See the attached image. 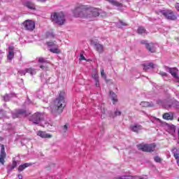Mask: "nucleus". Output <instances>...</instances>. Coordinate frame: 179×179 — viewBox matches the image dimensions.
I'll return each instance as SVG.
<instances>
[{"mask_svg": "<svg viewBox=\"0 0 179 179\" xmlns=\"http://www.w3.org/2000/svg\"><path fill=\"white\" fill-rule=\"evenodd\" d=\"M73 13L76 17H85L89 20H93L94 17L100 16L101 13L99 8H87L86 6L82 5L76 7Z\"/></svg>", "mask_w": 179, "mask_h": 179, "instance_id": "nucleus-1", "label": "nucleus"}, {"mask_svg": "<svg viewBox=\"0 0 179 179\" xmlns=\"http://www.w3.org/2000/svg\"><path fill=\"white\" fill-rule=\"evenodd\" d=\"M65 106V92H61L51 107V114H52L54 117L59 115L62 114V111H64Z\"/></svg>", "mask_w": 179, "mask_h": 179, "instance_id": "nucleus-2", "label": "nucleus"}, {"mask_svg": "<svg viewBox=\"0 0 179 179\" xmlns=\"http://www.w3.org/2000/svg\"><path fill=\"white\" fill-rule=\"evenodd\" d=\"M50 19L52 22L57 23V24H59V26H62L65 24V15L62 12L52 13Z\"/></svg>", "mask_w": 179, "mask_h": 179, "instance_id": "nucleus-3", "label": "nucleus"}, {"mask_svg": "<svg viewBox=\"0 0 179 179\" xmlns=\"http://www.w3.org/2000/svg\"><path fill=\"white\" fill-rule=\"evenodd\" d=\"M159 12L168 20H177V17H178V15L176 14L171 10H162Z\"/></svg>", "mask_w": 179, "mask_h": 179, "instance_id": "nucleus-4", "label": "nucleus"}, {"mask_svg": "<svg viewBox=\"0 0 179 179\" xmlns=\"http://www.w3.org/2000/svg\"><path fill=\"white\" fill-rule=\"evenodd\" d=\"M138 149L139 150H142L143 152H155V149H156V144L152 143V144H140L137 145Z\"/></svg>", "mask_w": 179, "mask_h": 179, "instance_id": "nucleus-5", "label": "nucleus"}, {"mask_svg": "<svg viewBox=\"0 0 179 179\" xmlns=\"http://www.w3.org/2000/svg\"><path fill=\"white\" fill-rule=\"evenodd\" d=\"M141 44H143V45H145V48L149 51L150 52H156V46H155V43H148V41H141Z\"/></svg>", "mask_w": 179, "mask_h": 179, "instance_id": "nucleus-6", "label": "nucleus"}, {"mask_svg": "<svg viewBox=\"0 0 179 179\" xmlns=\"http://www.w3.org/2000/svg\"><path fill=\"white\" fill-rule=\"evenodd\" d=\"M41 120H43V114L40 113H34L30 117V119H29V120L31 121L33 124H39Z\"/></svg>", "mask_w": 179, "mask_h": 179, "instance_id": "nucleus-7", "label": "nucleus"}, {"mask_svg": "<svg viewBox=\"0 0 179 179\" xmlns=\"http://www.w3.org/2000/svg\"><path fill=\"white\" fill-rule=\"evenodd\" d=\"M166 71H168L170 74L172 75L173 77L175 78L176 82H178L179 83V77L178 74H177V72L178 70L176 68H169V66H165L164 67Z\"/></svg>", "mask_w": 179, "mask_h": 179, "instance_id": "nucleus-8", "label": "nucleus"}, {"mask_svg": "<svg viewBox=\"0 0 179 179\" xmlns=\"http://www.w3.org/2000/svg\"><path fill=\"white\" fill-rule=\"evenodd\" d=\"M19 117H27V111L24 109H18L13 113V118H19Z\"/></svg>", "mask_w": 179, "mask_h": 179, "instance_id": "nucleus-9", "label": "nucleus"}, {"mask_svg": "<svg viewBox=\"0 0 179 179\" xmlns=\"http://www.w3.org/2000/svg\"><path fill=\"white\" fill-rule=\"evenodd\" d=\"M25 30L33 31L36 27V24L31 20H27L23 23Z\"/></svg>", "mask_w": 179, "mask_h": 179, "instance_id": "nucleus-10", "label": "nucleus"}, {"mask_svg": "<svg viewBox=\"0 0 179 179\" xmlns=\"http://www.w3.org/2000/svg\"><path fill=\"white\" fill-rule=\"evenodd\" d=\"M5 159H6V152H5V146L1 145L0 152V163L3 166L5 164Z\"/></svg>", "mask_w": 179, "mask_h": 179, "instance_id": "nucleus-11", "label": "nucleus"}, {"mask_svg": "<svg viewBox=\"0 0 179 179\" xmlns=\"http://www.w3.org/2000/svg\"><path fill=\"white\" fill-rule=\"evenodd\" d=\"M94 47L95 50L99 53V54H103L104 52V45L97 43V42H94Z\"/></svg>", "mask_w": 179, "mask_h": 179, "instance_id": "nucleus-12", "label": "nucleus"}, {"mask_svg": "<svg viewBox=\"0 0 179 179\" xmlns=\"http://www.w3.org/2000/svg\"><path fill=\"white\" fill-rule=\"evenodd\" d=\"M130 129L133 132H136V134H139V131H142V129H143V127L139 124H135L130 126Z\"/></svg>", "mask_w": 179, "mask_h": 179, "instance_id": "nucleus-13", "label": "nucleus"}, {"mask_svg": "<svg viewBox=\"0 0 179 179\" xmlns=\"http://www.w3.org/2000/svg\"><path fill=\"white\" fill-rule=\"evenodd\" d=\"M15 48L13 46L8 47V54L7 55V59L8 61H11L13 58H15Z\"/></svg>", "mask_w": 179, "mask_h": 179, "instance_id": "nucleus-14", "label": "nucleus"}, {"mask_svg": "<svg viewBox=\"0 0 179 179\" xmlns=\"http://www.w3.org/2000/svg\"><path fill=\"white\" fill-rule=\"evenodd\" d=\"M37 135L38 136H40L41 138H52V135L47 134L45 133V131H38L37 132Z\"/></svg>", "mask_w": 179, "mask_h": 179, "instance_id": "nucleus-15", "label": "nucleus"}, {"mask_svg": "<svg viewBox=\"0 0 179 179\" xmlns=\"http://www.w3.org/2000/svg\"><path fill=\"white\" fill-rule=\"evenodd\" d=\"M140 106H141V107H155V104L153 103V102L148 101H142L140 103Z\"/></svg>", "mask_w": 179, "mask_h": 179, "instance_id": "nucleus-16", "label": "nucleus"}, {"mask_svg": "<svg viewBox=\"0 0 179 179\" xmlns=\"http://www.w3.org/2000/svg\"><path fill=\"white\" fill-rule=\"evenodd\" d=\"M25 6L31 10H35L36 9V6L31 1H27L25 3Z\"/></svg>", "mask_w": 179, "mask_h": 179, "instance_id": "nucleus-17", "label": "nucleus"}, {"mask_svg": "<svg viewBox=\"0 0 179 179\" xmlns=\"http://www.w3.org/2000/svg\"><path fill=\"white\" fill-rule=\"evenodd\" d=\"M30 166H31V163H25L22 164L18 167V171L20 173L21 171H23L24 169H27V167H30Z\"/></svg>", "mask_w": 179, "mask_h": 179, "instance_id": "nucleus-18", "label": "nucleus"}, {"mask_svg": "<svg viewBox=\"0 0 179 179\" xmlns=\"http://www.w3.org/2000/svg\"><path fill=\"white\" fill-rule=\"evenodd\" d=\"M16 166H17V162L16 161H15V160L13 161V164L12 165H9L7 167L8 173H10L12 171V170L15 169Z\"/></svg>", "mask_w": 179, "mask_h": 179, "instance_id": "nucleus-19", "label": "nucleus"}, {"mask_svg": "<svg viewBox=\"0 0 179 179\" xmlns=\"http://www.w3.org/2000/svg\"><path fill=\"white\" fill-rule=\"evenodd\" d=\"M143 66L144 71H148V69H153V68H155V64H153V63H149L148 64H143Z\"/></svg>", "mask_w": 179, "mask_h": 179, "instance_id": "nucleus-20", "label": "nucleus"}, {"mask_svg": "<svg viewBox=\"0 0 179 179\" xmlns=\"http://www.w3.org/2000/svg\"><path fill=\"white\" fill-rule=\"evenodd\" d=\"M15 96V94H6V95H4L3 96V101H10V99H12V97H13Z\"/></svg>", "mask_w": 179, "mask_h": 179, "instance_id": "nucleus-21", "label": "nucleus"}, {"mask_svg": "<svg viewBox=\"0 0 179 179\" xmlns=\"http://www.w3.org/2000/svg\"><path fill=\"white\" fill-rule=\"evenodd\" d=\"M25 71H26V73H30L31 76H33V75H36V69L33 68L25 69Z\"/></svg>", "mask_w": 179, "mask_h": 179, "instance_id": "nucleus-22", "label": "nucleus"}, {"mask_svg": "<svg viewBox=\"0 0 179 179\" xmlns=\"http://www.w3.org/2000/svg\"><path fill=\"white\" fill-rule=\"evenodd\" d=\"M110 94L112 97L113 104H115V103H117V101H118V99H117V94H115V93L114 92H110Z\"/></svg>", "mask_w": 179, "mask_h": 179, "instance_id": "nucleus-23", "label": "nucleus"}, {"mask_svg": "<svg viewBox=\"0 0 179 179\" xmlns=\"http://www.w3.org/2000/svg\"><path fill=\"white\" fill-rule=\"evenodd\" d=\"M49 51H50V52H52L53 54H59V52H61V50L58 49V46L50 48Z\"/></svg>", "mask_w": 179, "mask_h": 179, "instance_id": "nucleus-24", "label": "nucleus"}, {"mask_svg": "<svg viewBox=\"0 0 179 179\" xmlns=\"http://www.w3.org/2000/svg\"><path fill=\"white\" fill-rule=\"evenodd\" d=\"M163 118L164 120H170L171 121L174 117L170 113H164L163 115Z\"/></svg>", "mask_w": 179, "mask_h": 179, "instance_id": "nucleus-25", "label": "nucleus"}, {"mask_svg": "<svg viewBox=\"0 0 179 179\" xmlns=\"http://www.w3.org/2000/svg\"><path fill=\"white\" fill-rule=\"evenodd\" d=\"M137 33L138 34H145V33H146V29L143 27H139L137 29Z\"/></svg>", "mask_w": 179, "mask_h": 179, "instance_id": "nucleus-26", "label": "nucleus"}, {"mask_svg": "<svg viewBox=\"0 0 179 179\" xmlns=\"http://www.w3.org/2000/svg\"><path fill=\"white\" fill-rule=\"evenodd\" d=\"M116 26H117V27H119V29H121V27H122V26H128V24L120 20L118 22H117Z\"/></svg>", "mask_w": 179, "mask_h": 179, "instance_id": "nucleus-27", "label": "nucleus"}, {"mask_svg": "<svg viewBox=\"0 0 179 179\" xmlns=\"http://www.w3.org/2000/svg\"><path fill=\"white\" fill-rule=\"evenodd\" d=\"M46 37L48 38H55V34H54V32H47Z\"/></svg>", "mask_w": 179, "mask_h": 179, "instance_id": "nucleus-28", "label": "nucleus"}, {"mask_svg": "<svg viewBox=\"0 0 179 179\" xmlns=\"http://www.w3.org/2000/svg\"><path fill=\"white\" fill-rule=\"evenodd\" d=\"M48 47H57L58 45H57V42H47Z\"/></svg>", "mask_w": 179, "mask_h": 179, "instance_id": "nucleus-29", "label": "nucleus"}, {"mask_svg": "<svg viewBox=\"0 0 179 179\" xmlns=\"http://www.w3.org/2000/svg\"><path fill=\"white\" fill-rule=\"evenodd\" d=\"M38 62L40 64H47L48 62L46 59H44L43 57H39L38 58Z\"/></svg>", "mask_w": 179, "mask_h": 179, "instance_id": "nucleus-30", "label": "nucleus"}, {"mask_svg": "<svg viewBox=\"0 0 179 179\" xmlns=\"http://www.w3.org/2000/svg\"><path fill=\"white\" fill-rule=\"evenodd\" d=\"M117 115H121V111L120 110H116L114 113V115H110V118H114V117H117Z\"/></svg>", "mask_w": 179, "mask_h": 179, "instance_id": "nucleus-31", "label": "nucleus"}, {"mask_svg": "<svg viewBox=\"0 0 179 179\" xmlns=\"http://www.w3.org/2000/svg\"><path fill=\"white\" fill-rule=\"evenodd\" d=\"M154 160H155V162H156V163H161L162 162V158H160V157H159V156L155 157Z\"/></svg>", "mask_w": 179, "mask_h": 179, "instance_id": "nucleus-32", "label": "nucleus"}, {"mask_svg": "<svg viewBox=\"0 0 179 179\" xmlns=\"http://www.w3.org/2000/svg\"><path fill=\"white\" fill-rule=\"evenodd\" d=\"M101 113L102 115H101V118L103 120V118H106V108H103L101 110Z\"/></svg>", "mask_w": 179, "mask_h": 179, "instance_id": "nucleus-33", "label": "nucleus"}, {"mask_svg": "<svg viewBox=\"0 0 179 179\" xmlns=\"http://www.w3.org/2000/svg\"><path fill=\"white\" fill-rule=\"evenodd\" d=\"M101 76L103 78V79H107V76L106 75V73H104V69L101 70Z\"/></svg>", "mask_w": 179, "mask_h": 179, "instance_id": "nucleus-34", "label": "nucleus"}, {"mask_svg": "<svg viewBox=\"0 0 179 179\" xmlns=\"http://www.w3.org/2000/svg\"><path fill=\"white\" fill-rule=\"evenodd\" d=\"M92 78L94 80H99V74L96 71L92 74Z\"/></svg>", "mask_w": 179, "mask_h": 179, "instance_id": "nucleus-35", "label": "nucleus"}, {"mask_svg": "<svg viewBox=\"0 0 179 179\" xmlns=\"http://www.w3.org/2000/svg\"><path fill=\"white\" fill-rule=\"evenodd\" d=\"M115 179H133L132 176H120L119 178H116Z\"/></svg>", "mask_w": 179, "mask_h": 179, "instance_id": "nucleus-36", "label": "nucleus"}, {"mask_svg": "<svg viewBox=\"0 0 179 179\" xmlns=\"http://www.w3.org/2000/svg\"><path fill=\"white\" fill-rule=\"evenodd\" d=\"M18 73H19L21 76H23L26 75V69L18 71Z\"/></svg>", "mask_w": 179, "mask_h": 179, "instance_id": "nucleus-37", "label": "nucleus"}, {"mask_svg": "<svg viewBox=\"0 0 179 179\" xmlns=\"http://www.w3.org/2000/svg\"><path fill=\"white\" fill-rule=\"evenodd\" d=\"M80 59L81 61H86V57H85V56L83 55V54L80 53Z\"/></svg>", "mask_w": 179, "mask_h": 179, "instance_id": "nucleus-38", "label": "nucleus"}, {"mask_svg": "<svg viewBox=\"0 0 179 179\" xmlns=\"http://www.w3.org/2000/svg\"><path fill=\"white\" fill-rule=\"evenodd\" d=\"M68 131V124H65L63 127V132L65 134Z\"/></svg>", "mask_w": 179, "mask_h": 179, "instance_id": "nucleus-39", "label": "nucleus"}, {"mask_svg": "<svg viewBox=\"0 0 179 179\" xmlns=\"http://www.w3.org/2000/svg\"><path fill=\"white\" fill-rule=\"evenodd\" d=\"M95 86L96 87H100V81H99V80H95Z\"/></svg>", "mask_w": 179, "mask_h": 179, "instance_id": "nucleus-40", "label": "nucleus"}, {"mask_svg": "<svg viewBox=\"0 0 179 179\" xmlns=\"http://www.w3.org/2000/svg\"><path fill=\"white\" fill-rule=\"evenodd\" d=\"M159 74L161 75V76L164 77V76H167V74L166 72L164 71H159Z\"/></svg>", "mask_w": 179, "mask_h": 179, "instance_id": "nucleus-41", "label": "nucleus"}, {"mask_svg": "<svg viewBox=\"0 0 179 179\" xmlns=\"http://www.w3.org/2000/svg\"><path fill=\"white\" fill-rule=\"evenodd\" d=\"M40 69H43V71H46L47 70V67L45 66H43V65L40 66Z\"/></svg>", "mask_w": 179, "mask_h": 179, "instance_id": "nucleus-42", "label": "nucleus"}, {"mask_svg": "<svg viewBox=\"0 0 179 179\" xmlns=\"http://www.w3.org/2000/svg\"><path fill=\"white\" fill-rule=\"evenodd\" d=\"M174 157H175V159H176V160H179V155H178V154L174 153Z\"/></svg>", "mask_w": 179, "mask_h": 179, "instance_id": "nucleus-43", "label": "nucleus"}, {"mask_svg": "<svg viewBox=\"0 0 179 179\" xmlns=\"http://www.w3.org/2000/svg\"><path fill=\"white\" fill-rule=\"evenodd\" d=\"M176 9H177L179 11V3H176L175 5Z\"/></svg>", "mask_w": 179, "mask_h": 179, "instance_id": "nucleus-44", "label": "nucleus"}, {"mask_svg": "<svg viewBox=\"0 0 179 179\" xmlns=\"http://www.w3.org/2000/svg\"><path fill=\"white\" fill-rule=\"evenodd\" d=\"M19 179H22L23 178V176H22V174H18L17 176Z\"/></svg>", "mask_w": 179, "mask_h": 179, "instance_id": "nucleus-45", "label": "nucleus"}, {"mask_svg": "<svg viewBox=\"0 0 179 179\" xmlns=\"http://www.w3.org/2000/svg\"><path fill=\"white\" fill-rule=\"evenodd\" d=\"M106 15H107V13H106V12H103V13H102L101 16H106Z\"/></svg>", "mask_w": 179, "mask_h": 179, "instance_id": "nucleus-46", "label": "nucleus"}, {"mask_svg": "<svg viewBox=\"0 0 179 179\" xmlns=\"http://www.w3.org/2000/svg\"><path fill=\"white\" fill-rule=\"evenodd\" d=\"M176 163H177L178 166H179V159L176 160Z\"/></svg>", "mask_w": 179, "mask_h": 179, "instance_id": "nucleus-47", "label": "nucleus"}, {"mask_svg": "<svg viewBox=\"0 0 179 179\" xmlns=\"http://www.w3.org/2000/svg\"><path fill=\"white\" fill-rule=\"evenodd\" d=\"M40 1V2H45V1H47V0H39Z\"/></svg>", "mask_w": 179, "mask_h": 179, "instance_id": "nucleus-48", "label": "nucleus"}, {"mask_svg": "<svg viewBox=\"0 0 179 179\" xmlns=\"http://www.w3.org/2000/svg\"><path fill=\"white\" fill-rule=\"evenodd\" d=\"M0 113H3V110L0 109Z\"/></svg>", "mask_w": 179, "mask_h": 179, "instance_id": "nucleus-49", "label": "nucleus"}, {"mask_svg": "<svg viewBox=\"0 0 179 179\" xmlns=\"http://www.w3.org/2000/svg\"><path fill=\"white\" fill-rule=\"evenodd\" d=\"M3 138H2L1 137H0V141H3Z\"/></svg>", "mask_w": 179, "mask_h": 179, "instance_id": "nucleus-50", "label": "nucleus"}, {"mask_svg": "<svg viewBox=\"0 0 179 179\" xmlns=\"http://www.w3.org/2000/svg\"><path fill=\"white\" fill-rule=\"evenodd\" d=\"M178 121H179V119H178Z\"/></svg>", "mask_w": 179, "mask_h": 179, "instance_id": "nucleus-51", "label": "nucleus"}]
</instances>
